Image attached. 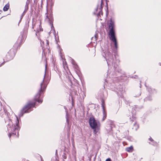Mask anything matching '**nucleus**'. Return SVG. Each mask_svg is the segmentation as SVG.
<instances>
[{"label": "nucleus", "mask_w": 161, "mask_h": 161, "mask_svg": "<svg viewBox=\"0 0 161 161\" xmlns=\"http://www.w3.org/2000/svg\"><path fill=\"white\" fill-rule=\"evenodd\" d=\"M114 27V22L111 19L110 23L108 25V27L110 29L109 32V35L110 36L109 38L114 43L115 48L117 49V43L115 36Z\"/></svg>", "instance_id": "obj_1"}, {"label": "nucleus", "mask_w": 161, "mask_h": 161, "mask_svg": "<svg viewBox=\"0 0 161 161\" xmlns=\"http://www.w3.org/2000/svg\"><path fill=\"white\" fill-rule=\"evenodd\" d=\"M103 4V0H101V3L100 5L99 6H97V10L98 11L99 13V14L100 15V14H102V9L103 8L102 5Z\"/></svg>", "instance_id": "obj_8"}, {"label": "nucleus", "mask_w": 161, "mask_h": 161, "mask_svg": "<svg viewBox=\"0 0 161 161\" xmlns=\"http://www.w3.org/2000/svg\"><path fill=\"white\" fill-rule=\"evenodd\" d=\"M62 157L65 159L66 158V156L64 154L62 155Z\"/></svg>", "instance_id": "obj_14"}, {"label": "nucleus", "mask_w": 161, "mask_h": 161, "mask_svg": "<svg viewBox=\"0 0 161 161\" xmlns=\"http://www.w3.org/2000/svg\"><path fill=\"white\" fill-rule=\"evenodd\" d=\"M9 8V5H5V6L3 8V10L4 11H7L8 10Z\"/></svg>", "instance_id": "obj_11"}, {"label": "nucleus", "mask_w": 161, "mask_h": 161, "mask_svg": "<svg viewBox=\"0 0 161 161\" xmlns=\"http://www.w3.org/2000/svg\"><path fill=\"white\" fill-rule=\"evenodd\" d=\"M19 123V120L18 119V118H17V121H16V123L15 125H14V126H13L12 127H9V128H11V131H13V130H18L19 129V126L18 125V124Z\"/></svg>", "instance_id": "obj_5"}, {"label": "nucleus", "mask_w": 161, "mask_h": 161, "mask_svg": "<svg viewBox=\"0 0 161 161\" xmlns=\"http://www.w3.org/2000/svg\"><path fill=\"white\" fill-rule=\"evenodd\" d=\"M133 147L132 146H131L129 147H127L125 149V150L126 151L128 152H131L132 151Z\"/></svg>", "instance_id": "obj_9"}, {"label": "nucleus", "mask_w": 161, "mask_h": 161, "mask_svg": "<svg viewBox=\"0 0 161 161\" xmlns=\"http://www.w3.org/2000/svg\"><path fill=\"white\" fill-rule=\"evenodd\" d=\"M108 57V60H106L107 61V64L108 65H109V61L111 62L112 63H113V56L111 54V53H108V54H107Z\"/></svg>", "instance_id": "obj_6"}, {"label": "nucleus", "mask_w": 161, "mask_h": 161, "mask_svg": "<svg viewBox=\"0 0 161 161\" xmlns=\"http://www.w3.org/2000/svg\"><path fill=\"white\" fill-rule=\"evenodd\" d=\"M102 107L103 110V117L102 119V121H104L105 119L106 118L107 116V114L106 112L105 111L104 107V102L103 101H102Z\"/></svg>", "instance_id": "obj_7"}, {"label": "nucleus", "mask_w": 161, "mask_h": 161, "mask_svg": "<svg viewBox=\"0 0 161 161\" xmlns=\"http://www.w3.org/2000/svg\"><path fill=\"white\" fill-rule=\"evenodd\" d=\"M26 12V10H25L24 11V13H25Z\"/></svg>", "instance_id": "obj_19"}, {"label": "nucleus", "mask_w": 161, "mask_h": 161, "mask_svg": "<svg viewBox=\"0 0 161 161\" xmlns=\"http://www.w3.org/2000/svg\"><path fill=\"white\" fill-rule=\"evenodd\" d=\"M46 46H47V45H48V41L47 40H46Z\"/></svg>", "instance_id": "obj_15"}, {"label": "nucleus", "mask_w": 161, "mask_h": 161, "mask_svg": "<svg viewBox=\"0 0 161 161\" xmlns=\"http://www.w3.org/2000/svg\"><path fill=\"white\" fill-rule=\"evenodd\" d=\"M11 136V134H10L9 135V137H10Z\"/></svg>", "instance_id": "obj_18"}, {"label": "nucleus", "mask_w": 161, "mask_h": 161, "mask_svg": "<svg viewBox=\"0 0 161 161\" xmlns=\"http://www.w3.org/2000/svg\"><path fill=\"white\" fill-rule=\"evenodd\" d=\"M138 125L136 123V122L134 123V127L133 128V129H134L135 130H136L138 128Z\"/></svg>", "instance_id": "obj_12"}, {"label": "nucleus", "mask_w": 161, "mask_h": 161, "mask_svg": "<svg viewBox=\"0 0 161 161\" xmlns=\"http://www.w3.org/2000/svg\"><path fill=\"white\" fill-rule=\"evenodd\" d=\"M106 129L109 132L110 131L112 130V127L110 124H109L108 126L107 127Z\"/></svg>", "instance_id": "obj_10"}, {"label": "nucleus", "mask_w": 161, "mask_h": 161, "mask_svg": "<svg viewBox=\"0 0 161 161\" xmlns=\"http://www.w3.org/2000/svg\"><path fill=\"white\" fill-rule=\"evenodd\" d=\"M42 43H44V42H42Z\"/></svg>", "instance_id": "obj_22"}, {"label": "nucleus", "mask_w": 161, "mask_h": 161, "mask_svg": "<svg viewBox=\"0 0 161 161\" xmlns=\"http://www.w3.org/2000/svg\"><path fill=\"white\" fill-rule=\"evenodd\" d=\"M89 123L92 129H95V130H94V132L96 131V129L97 130L99 129V123L98 121L95 120L94 117H91L90 118Z\"/></svg>", "instance_id": "obj_3"}, {"label": "nucleus", "mask_w": 161, "mask_h": 161, "mask_svg": "<svg viewBox=\"0 0 161 161\" xmlns=\"http://www.w3.org/2000/svg\"><path fill=\"white\" fill-rule=\"evenodd\" d=\"M8 130H10V129L9 128V129L8 127Z\"/></svg>", "instance_id": "obj_20"}, {"label": "nucleus", "mask_w": 161, "mask_h": 161, "mask_svg": "<svg viewBox=\"0 0 161 161\" xmlns=\"http://www.w3.org/2000/svg\"><path fill=\"white\" fill-rule=\"evenodd\" d=\"M149 140H150V141H152V142L153 141V139L151 138H150L149 139Z\"/></svg>", "instance_id": "obj_17"}, {"label": "nucleus", "mask_w": 161, "mask_h": 161, "mask_svg": "<svg viewBox=\"0 0 161 161\" xmlns=\"http://www.w3.org/2000/svg\"><path fill=\"white\" fill-rule=\"evenodd\" d=\"M45 74L44 75L42 81L40 84V88L39 89L38 93L36 95L35 97V99L36 101L40 103H42V101L41 100H38V98H39L41 94L43 92V90L45 89L46 87V86L45 85H43V84L45 79Z\"/></svg>", "instance_id": "obj_2"}, {"label": "nucleus", "mask_w": 161, "mask_h": 161, "mask_svg": "<svg viewBox=\"0 0 161 161\" xmlns=\"http://www.w3.org/2000/svg\"><path fill=\"white\" fill-rule=\"evenodd\" d=\"M51 18V16H48V15L47 14L46 15V18L45 19V20L47 21H49L50 20Z\"/></svg>", "instance_id": "obj_13"}, {"label": "nucleus", "mask_w": 161, "mask_h": 161, "mask_svg": "<svg viewBox=\"0 0 161 161\" xmlns=\"http://www.w3.org/2000/svg\"><path fill=\"white\" fill-rule=\"evenodd\" d=\"M35 104L33 103H29L27 105L24 107V108L21 110L20 114H19L20 116H22L23 114L25 113H29L31 111V110H29L31 108L34 106Z\"/></svg>", "instance_id": "obj_4"}, {"label": "nucleus", "mask_w": 161, "mask_h": 161, "mask_svg": "<svg viewBox=\"0 0 161 161\" xmlns=\"http://www.w3.org/2000/svg\"><path fill=\"white\" fill-rule=\"evenodd\" d=\"M50 24L51 25H52V23H51L50 22Z\"/></svg>", "instance_id": "obj_21"}, {"label": "nucleus", "mask_w": 161, "mask_h": 161, "mask_svg": "<svg viewBox=\"0 0 161 161\" xmlns=\"http://www.w3.org/2000/svg\"><path fill=\"white\" fill-rule=\"evenodd\" d=\"M151 99H149V100H151Z\"/></svg>", "instance_id": "obj_23"}, {"label": "nucleus", "mask_w": 161, "mask_h": 161, "mask_svg": "<svg viewBox=\"0 0 161 161\" xmlns=\"http://www.w3.org/2000/svg\"><path fill=\"white\" fill-rule=\"evenodd\" d=\"M46 14H47V13H46Z\"/></svg>", "instance_id": "obj_24"}, {"label": "nucleus", "mask_w": 161, "mask_h": 161, "mask_svg": "<svg viewBox=\"0 0 161 161\" xmlns=\"http://www.w3.org/2000/svg\"><path fill=\"white\" fill-rule=\"evenodd\" d=\"M106 161H111V160L110 158H108L106 160Z\"/></svg>", "instance_id": "obj_16"}]
</instances>
